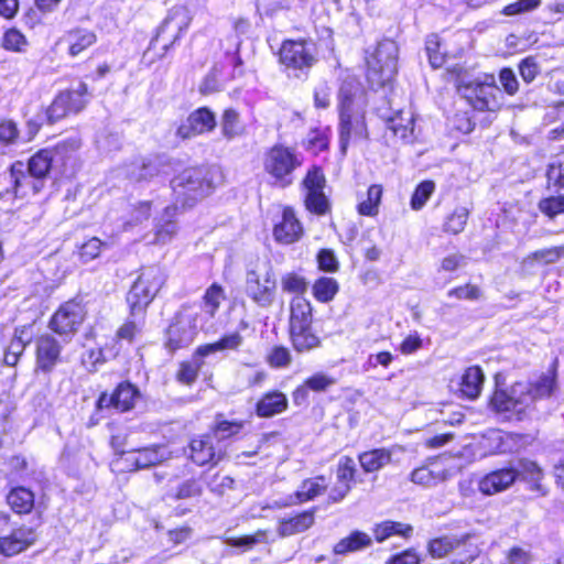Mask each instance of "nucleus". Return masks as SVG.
<instances>
[{
    "label": "nucleus",
    "instance_id": "f257e3e1",
    "mask_svg": "<svg viewBox=\"0 0 564 564\" xmlns=\"http://www.w3.org/2000/svg\"><path fill=\"white\" fill-rule=\"evenodd\" d=\"M339 143L340 152L346 153L351 141L367 138L365 112L366 93L359 80L352 76L344 79L339 93Z\"/></svg>",
    "mask_w": 564,
    "mask_h": 564
},
{
    "label": "nucleus",
    "instance_id": "f03ea898",
    "mask_svg": "<svg viewBox=\"0 0 564 564\" xmlns=\"http://www.w3.org/2000/svg\"><path fill=\"white\" fill-rule=\"evenodd\" d=\"M218 178L216 167L200 166L182 171L171 182L175 200L182 207L193 206L214 191Z\"/></svg>",
    "mask_w": 564,
    "mask_h": 564
},
{
    "label": "nucleus",
    "instance_id": "7ed1b4c3",
    "mask_svg": "<svg viewBox=\"0 0 564 564\" xmlns=\"http://www.w3.org/2000/svg\"><path fill=\"white\" fill-rule=\"evenodd\" d=\"M554 388L552 377L543 376L535 382H517L511 387L510 394L496 391L491 398V404L497 411H512L518 406H529L538 399L551 395Z\"/></svg>",
    "mask_w": 564,
    "mask_h": 564
},
{
    "label": "nucleus",
    "instance_id": "20e7f679",
    "mask_svg": "<svg viewBox=\"0 0 564 564\" xmlns=\"http://www.w3.org/2000/svg\"><path fill=\"white\" fill-rule=\"evenodd\" d=\"M456 88L458 94L478 111H495L500 107L498 100L499 88L496 86L494 75L485 74L481 77L469 78L462 76L457 78Z\"/></svg>",
    "mask_w": 564,
    "mask_h": 564
},
{
    "label": "nucleus",
    "instance_id": "39448f33",
    "mask_svg": "<svg viewBox=\"0 0 564 564\" xmlns=\"http://www.w3.org/2000/svg\"><path fill=\"white\" fill-rule=\"evenodd\" d=\"M245 293L261 308H268L274 303L276 276L270 262L258 264L247 271Z\"/></svg>",
    "mask_w": 564,
    "mask_h": 564
},
{
    "label": "nucleus",
    "instance_id": "423d86ee",
    "mask_svg": "<svg viewBox=\"0 0 564 564\" xmlns=\"http://www.w3.org/2000/svg\"><path fill=\"white\" fill-rule=\"evenodd\" d=\"M398 47L393 41L378 44L375 53L367 59V79L373 88L383 87L392 82L397 74Z\"/></svg>",
    "mask_w": 564,
    "mask_h": 564
},
{
    "label": "nucleus",
    "instance_id": "0eeeda50",
    "mask_svg": "<svg viewBox=\"0 0 564 564\" xmlns=\"http://www.w3.org/2000/svg\"><path fill=\"white\" fill-rule=\"evenodd\" d=\"M163 283L164 275L159 267H150L142 270L127 294L131 315H141Z\"/></svg>",
    "mask_w": 564,
    "mask_h": 564
},
{
    "label": "nucleus",
    "instance_id": "6e6552de",
    "mask_svg": "<svg viewBox=\"0 0 564 564\" xmlns=\"http://www.w3.org/2000/svg\"><path fill=\"white\" fill-rule=\"evenodd\" d=\"M301 165L295 151L291 148L276 144L263 155V170L273 180V184L286 187L292 184V173Z\"/></svg>",
    "mask_w": 564,
    "mask_h": 564
},
{
    "label": "nucleus",
    "instance_id": "1a4fd4ad",
    "mask_svg": "<svg viewBox=\"0 0 564 564\" xmlns=\"http://www.w3.org/2000/svg\"><path fill=\"white\" fill-rule=\"evenodd\" d=\"M56 164L54 153L44 149L35 153L29 161V175L23 173V164L18 162L11 167V178L14 183L15 193L25 185H32L34 192L40 191V181L44 178L50 169Z\"/></svg>",
    "mask_w": 564,
    "mask_h": 564
},
{
    "label": "nucleus",
    "instance_id": "9d476101",
    "mask_svg": "<svg viewBox=\"0 0 564 564\" xmlns=\"http://www.w3.org/2000/svg\"><path fill=\"white\" fill-rule=\"evenodd\" d=\"M279 57L288 69L306 72L316 63L315 46L305 40H288L282 43Z\"/></svg>",
    "mask_w": 564,
    "mask_h": 564
},
{
    "label": "nucleus",
    "instance_id": "9b49d317",
    "mask_svg": "<svg viewBox=\"0 0 564 564\" xmlns=\"http://www.w3.org/2000/svg\"><path fill=\"white\" fill-rule=\"evenodd\" d=\"M198 313L192 308H183L169 327L166 347L171 351L187 347L197 335Z\"/></svg>",
    "mask_w": 564,
    "mask_h": 564
},
{
    "label": "nucleus",
    "instance_id": "f8f14e48",
    "mask_svg": "<svg viewBox=\"0 0 564 564\" xmlns=\"http://www.w3.org/2000/svg\"><path fill=\"white\" fill-rule=\"evenodd\" d=\"M325 185L324 173L318 166H313L307 171L303 180L305 206L310 212L317 215H325L330 209L329 200L324 193Z\"/></svg>",
    "mask_w": 564,
    "mask_h": 564
},
{
    "label": "nucleus",
    "instance_id": "ddd939ff",
    "mask_svg": "<svg viewBox=\"0 0 564 564\" xmlns=\"http://www.w3.org/2000/svg\"><path fill=\"white\" fill-rule=\"evenodd\" d=\"M85 318L84 306L75 301L62 304L50 321V328L58 335H73Z\"/></svg>",
    "mask_w": 564,
    "mask_h": 564
},
{
    "label": "nucleus",
    "instance_id": "4468645a",
    "mask_svg": "<svg viewBox=\"0 0 564 564\" xmlns=\"http://www.w3.org/2000/svg\"><path fill=\"white\" fill-rule=\"evenodd\" d=\"M192 19L191 11L186 7H173L159 29L156 41L163 39L166 42L163 44V47L167 48L188 29Z\"/></svg>",
    "mask_w": 564,
    "mask_h": 564
},
{
    "label": "nucleus",
    "instance_id": "2eb2a0df",
    "mask_svg": "<svg viewBox=\"0 0 564 564\" xmlns=\"http://www.w3.org/2000/svg\"><path fill=\"white\" fill-rule=\"evenodd\" d=\"M191 459L199 465H216L225 456V448L221 444H217L212 435L206 434L198 438H194L189 444Z\"/></svg>",
    "mask_w": 564,
    "mask_h": 564
},
{
    "label": "nucleus",
    "instance_id": "dca6fc26",
    "mask_svg": "<svg viewBox=\"0 0 564 564\" xmlns=\"http://www.w3.org/2000/svg\"><path fill=\"white\" fill-rule=\"evenodd\" d=\"M62 346L58 340L50 335H41L36 339L35 364L36 370L42 372H51L58 364Z\"/></svg>",
    "mask_w": 564,
    "mask_h": 564
},
{
    "label": "nucleus",
    "instance_id": "f3484780",
    "mask_svg": "<svg viewBox=\"0 0 564 564\" xmlns=\"http://www.w3.org/2000/svg\"><path fill=\"white\" fill-rule=\"evenodd\" d=\"M518 478L514 467H505L485 475L478 482V490L485 496H492L509 489Z\"/></svg>",
    "mask_w": 564,
    "mask_h": 564
},
{
    "label": "nucleus",
    "instance_id": "a211bd4d",
    "mask_svg": "<svg viewBox=\"0 0 564 564\" xmlns=\"http://www.w3.org/2000/svg\"><path fill=\"white\" fill-rule=\"evenodd\" d=\"M215 126L216 120L214 113L207 108H199L193 111L186 122L178 127L177 135L182 139H189L212 131Z\"/></svg>",
    "mask_w": 564,
    "mask_h": 564
},
{
    "label": "nucleus",
    "instance_id": "6ab92c4d",
    "mask_svg": "<svg viewBox=\"0 0 564 564\" xmlns=\"http://www.w3.org/2000/svg\"><path fill=\"white\" fill-rule=\"evenodd\" d=\"M35 541L36 533L33 529L18 528L0 539V553L6 556L17 555L34 544Z\"/></svg>",
    "mask_w": 564,
    "mask_h": 564
},
{
    "label": "nucleus",
    "instance_id": "aec40b11",
    "mask_svg": "<svg viewBox=\"0 0 564 564\" xmlns=\"http://www.w3.org/2000/svg\"><path fill=\"white\" fill-rule=\"evenodd\" d=\"M449 476L451 473L441 466L437 459H430L427 464L415 468L411 473L410 480L422 487H434L448 479Z\"/></svg>",
    "mask_w": 564,
    "mask_h": 564
},
{
    "label": "nucleus",
    "instance_id": "412c9836",
    "mask_svg": "<svg viewBox=\"0 0 564 564\" xmlns=\"http://www.w3.org/2000/svg\"><path fill=\"white\" fill-rule=\"evenodd\" d=\"M303 234V227L295 217L291 207H285L282 213V220L275 225L273 235L276 241L290 245L297 241Z\"/></svg>",
    "mask_w": 564,
    "mask_h": 564
},
{
    "label": "nucleus",
    "instance_id": "4be33fe9",
    "mask_svg": "<svg viewBox=\"0 0 564 564\" xmlns=\"http://www.w3.org/2000/svg\"><path fill=\"white\" fill-rule=\"evenodd\" d=\"M97 41L95 32L76 28L67 31L59 40V43L67 45V53L72 57H76L93 46Z\"/></svg>",
    "mask_w": 564,
    "mask_h": 564
},
{
    "label": "nucleus",
    "instance_id": "5701e85b",
    "mask_svg": "<svg viewBox=\"0 0 564 564\" xmlns=\"http://www.w3.org/2000/svg\"><path fill=\"white\" fill-rule=\"evenodd\" d=\"M328 487L325 476H316L302 481L294 496L284 506L303 503L323 495Z\"/></svg>",
    "mask_w": 564,
    "mask_h": 564
},
{
    "label": "nucleus",
    "instance_id": "b1692460",
    "mask_svg": "<svg viewBox=\"0 0 564 564\" xmlns=\"http://www.w3.org/2000/svg\"><path fill=\"white\" fill-rule=\"evenodd\" d=\"M315 521V509L301 512L292 518H283L278 523V534L280 536H291L308 530Z\"/></svg>",
    "mask_w": 564,
    "mask_h": 564
},
{
    "label": "nucleus",
    "instance_id": "393cba45",
    "mask_svg": "<svg viewBox=\"0 0 564 564\" xmlns=\"http://www.w3.org/2000/svg\"><path fill=\"white\" fill-rule=\"evenodd\" d=\"M358 460L365 473H376L392 462V449L381 447L366 451L359 454Z\"/></svg>",
    "mask_w": 564,
    "mask_h": 564
},
{
    "label": "nucleus",
    "instance_id": "a878e982",
    "mask_svg": "<svg viewBox=\"0 0 564 564\" xmlns=\"http://www.w3.org/2000/svg\"><path fill=\"white\" fill-rule=\"evenodd\" d=\"M312 305L303 296H295L290 303L289 329L312 326Z\"/></svg>",
    "mask_w": 564,
    "mask_h": 564
},
{
    "label": "nucleus",
    "instance_id": "bb28decb",
    "mask_svg": "<svg viewBox=\"0 0 564 564\" xmlns=\"http://www.w3.org/2000/svg\"><path fill=\"white\" fill-rule=\"evenodd\" d=\"M288 408V399L284 393L273 391L264 394L257 403V414L261 417H271L280 414Z\"/></svg>",
    "mask_w": 564,
    "mask_h": 564
},
{
    "label": "nucleus",
    "instance_id": "cd10ccee",
    "mask_svg": "<svg viewBox=\"0 0 564 564\" xmlns=\"http://www.w3.org/2000/svg\"><path fill=\"white\" fill-rule=\"evenodd\" d=\"M133 453L137 468H148L170 458L167 448L160 445L135 449Z\"/></svg>",
    "mask_w": 564,
    "mask_h": 564
},
{
    "label": "nucleus",
    "instance_id": "c85d7f7f",
    "mask_svg": "<svg viewBox=\"0 0 564 564\" xmlns=\"http://www.w3.org/2000/svg\"><path fill=\"white\" fill-rule=\"evenodd\" d=\"M242 343V336L239 334V332H235L223 336L215 343L199 346L196 349V356L206 357L218 351L238 350Z\"/></svg>",
    "mask_w": 564,
    "mask_h": 564
},
{
    "label": "nucleus",
    "instance_id": "c756f323",
    "mask_svg": "<svg viewBox=\"0 0 564 564\" xmlns=\"http://www.w3.org/2000/svg\"><path fill=\"white\" fill-rule=\"evenodd\" d=\"M371 536L361 531H352L348 536L337 542L333 552L337 555H344L350 552H357L371 545Z\"/></svg>",
    "mask_w": 564,
    "mask_h": 564
},
{
    "label": "nucleus",
    "instance_id": "7c9ffc66",
    "mask_svg": "<svg viewBox=\"0 0 564 564\" xmlns=\"http://www.w3.org/2000/svg\"><path fill=\"white\" fill-rule=\"evenodd\" d=\"M8 505L18 514H28L34 507V494L25 487H15L7 496Z\"/></svg>",
    "mask_w": 564,
    "mask_h": 564
},
{
    "label": "nucleus",
    "instance_id": "2f4dec72",
    "mask_svg": "<svg viewBox=\"0 0 564 564\" xmlns=\"http://www.w3.org/2000/svg\"><path fill=\"white\" fill-rule=\"evenodd\" d=\"M485 376L479 367L475 366L467 368L462 377V393L470 400L478 398L482 388Z\"/></svg>",
    "mask_w": 564,
    "mask_h": 564
},
{
    "label": "nucleus",
    "instance_id": "473e14b6",
    "mask_svg": "<svg viewBox=\"0 0 564 564\" xmlns=\"http://www.w3.org/2000/svg\"><path fill=\"white\" fill-rule=\"evenodd\" d=\"M289 332L292 345L299 352H307L321 345V340L313 333L312 326L291 328Z\"/></svg>",
    "mask_w": 564,
    "mask_h": 564
},
{
    "label": "nucleus",
    "instance_id": "72a5a7b5",
    "mask_svg": "<svg viewBox=\"0 0 564 564\" xmlns=\"http://www.w3.org/2000/svg\"><path fill=\"white\" fill-rule=\"evenodd\" d=\"M388 129L394 137L406 140L413 134L414 118L410 111H399L395 116L387 120Z\"/></svg>",
    "mask_w": 564,
    "mask_h": 564
},
{
    "label": "nucleus",
    "instance_id": "f704fd0d",
    "mask_svg": "<svg viewBox=\"0 0 564 564\" xmlns=\"http://www.w3.org/2000/svg\"><path fill=\"white\" fill-rule=\"evenodd\" d=\"M126 174L134 182H147L159 174V167L150 160L138 159L126 167Z\"/></svg>",
    "mask_w": 564,
    "mask_h": 564
},
{
    "label": "nucleus",
    "instance_id": "c9c22d12",
    "mask_svg": "<svg viewBox=\"0 0 564 564\" xmlns=\"http://www.w3.org/2000/svg\"><path fill=\"white\" fill-rule=\"evenodd\" d=\"M177 206H167L164 209L163 223L156 226L155 230V243L165 245L169 243L177 232V226L172 218L176 215Z\"/></svg>",
    "mask_w": 564,
    "mask_h": 564
},
{
    "label": "nucleus",
    "instance_id": "e433bc0d",
    "mask_svg": "<svg viewBox=\"0 0 564 564\" xmlns=\"http://www.w3.org/2000/svg\"><path fill=\"white\" fill-rule=\"evenodd\" d=\"M20 132L12 120L0 121V154H9L19 144Z\"/></svg>",
    "mask_w": 564,
    "mask_h": 564
},
{
    "label": "nucleus",
    "instance_id": "4c0bfd02",
    "mask_svg": "<svg viewBox=\"0 0 564 564\" xmlns=\"http://www.w3.org/2000/svg\"><path fill=\"white\" fill-rule=\"evenodd\" d=\"M514 468L518 471V478L522 477V479L532 484V489L541 491L542 495L546 494L540 484L543 478V470L536 463L528 459H520L518 462V466Z\"/></svg>",
    "mask_w": 564,
    "mask_h": 564
},
{
    "label": "nucleus",
    "instance_id": "58836bf2",
    "mask_svg": "<svg viewBox=\"0 0 564 564\" xmlns=\"http://www.w3.org/2000/svg\"><path fill=\"white\" fill-rule=\"evenodd\" d=\"M139 390L129 382L120 383L113 392L115 409L126 412L133 408Z\"/></svg>",
    "mask_w": 564,
    "mask_h": 564
},
{
    "label": "nucleus",
    "instance_id": "ea45409f",
    "mask_svg": "<svg viewBox=\"0 0 564 564\" xmlns=\"http://www.w3.org/2000/svg\"><path fill=\"white\" fill-rule=\"evenodd\" d=\"M221 133L227 140H232L245 133V126L241 123L239 113L234 109H226L221 117Z\"/></svg>",
    "mask_w": 564,
    "mask_h": 564
},
{
    "label": "nucleus",
    "instance_id": "a19ab883",
    "mask_svg": "<svg viewBox=\"0 0 564 564\" xmlns=\"http://www.w3.org/2000/svg\"><path fill=\"white\" fill-rule=\"evenodd\" d=\"M338 282L334 278L328 276L317 279L312 286L314 297L322 303L330 302L338 293Z\"/></svg>",
    "mask_w": 564,
    "mask_h": 564
},
{
    "label": "nucleus",
    "instance_id": "79ce46f5",
    "mask_svg": "<svg viewBox=\"0 0 564 564\" xmlns=\"http://www.w3.org/2000/svg\"><path fill=\"white\" fill-rule=\"evenodd\" d=\"M411 532V525L393 521H384L382 523L377 524L373 529V535L378 542H383L384 540L394 534L408 536Z\"/></svg>",
    "mask_w": 564,
    "mask_h": 564
},
{
    "label": "nucleus",
    "instance_id": "37998d69",
    "mask_svg": "<svg viewBox=\"0 0 564 564\" xmlns=\"http://www.w3.org/2000/svg\"><path fill=\"white\" fill-rule=\"evenodd\" d=\"M382 197V187L373 184L367 191V199L357 206L358 213L362 216L375 217L379 213V205Z\"/></svg>",
    "mask_w": 564,
    "mask_h": 564
},
{
    "label": "nucleus",
    "instance_id": "c03bdc74",
    "mask_svg": "<svg viewBox=\"0 0 564 564\" xmlns=\"http://www.w3.org/2000/svg\"><path fill=\"white\" fill-rule=\"evenodd\" d=\"M225 299L224 289L214 283L205 292L203 296L202 310L208 317H214L221 302Z\"/></svg>",
    "mask_w": 564,
    "mask_h": 564
},
{
    "label": "nucleus",
    "instance_id": "a18cd8bd",
    "mask_svg": "<svg viewBox=\"0 0 564 564\" xmlns=\"http://www.w3.org/2000/svg\"><path fill=\"white\" fill-rule=\"evenodd\" d=\"M80 148V142L77 139H67L57 143L53 149H50L55 156V163L66 165L69 161L75 159V154Z\"/></svg>",
    "mask_w": 564,
    "mask_h": 564
},
{
    "label": "nucleus",
    "instance_id": "49530a36",
    "mask_svg": "<svg viewBox=\"0 0 564 564\" xmlns=\"http://www.w3.org/2000/svg\"><path fill=\"white\" fill-rule=\"evenodd\" d=\"M61 94L68 96L67 104L72 113L82 111L87 105L88 87L85 83H79L76 88L62 91Z\"/></svg>",
    "mask_w": 564,
    "mask_h": 564
},
{
    "label": "nucleus",
    "instance_id": "de8ad7c7",
    "mask_svg": "<svg viewBox=\"0 0 564 564\" xmlns=\"http://www.w3.org/2000/svg\"><path fill=\"white\" fill-rule=\"evenodd\" d=\"M281 286L284 292L302 296L307 291L308 282L299 273L288 272L281 278Z\"/></svg>",
    "mask_w": 564,
    "mask_h": 564
},
{
    "label": "nucleus",
    "instance_id": "09e8293b",
    "mask_svg": "<svg viewBox=\"0 0 564 564\" xmlns=\"http://www.w3.org/2000/svg\"><path fill=\"white\" fill-rule=\"evenodd\" d=\"M203 492L202 485L196 479L185 480L178 486L176 491L166 495L169 500H181L199 497Z\"/></svg>",
    "mask_w": 564,
    "mask_h": 564
},
{
    "label": "nucleus",
    "instance_id": "8fccbe9b",
    "mask_svg": "<svg viewBox=\"0 0 564 564\" xmlns=\"http://www.w3.org/2000/svg\"><path fill=\"white\" fill-rule=\"evenodd\" d=\"M459 539L444 536L430 542L429 551L433 557H444L460 545Z\"/></svg>",
    "mask_w": 564,
    "mask_h": 564
},
{
    "label": "nucleus",
    "instance_id": "3c124183",
    "mask_svg": "<svg viewBox=\"0 0 564 564\" xmlns=\"http://www.w3.org/2000/svg\"><path fill=\"white\" fill-rule=\"evenodd\" d=\"M469 212L466 207L456 208L445 220L444 230L446 232L457 235L462 232L466 226Z\"/></svg>",
    "mask_w": 564,
    "mask_h": 564
},
{
    "label": "nucleus",
    "instance_id": "603ef678",
    "mask_svg": "<svg viewBox=\"0 0 564 564\" xmlns=\"http://www.w3.org/2000/svg\"><path fill=\"white\" fill-rule=\"evenodd\" d=\"M198 358L199 357L195 355L192 361H183L180 365V369L176 373V378L180 382L184 384H192L195 382L198 371L203 366V362Z\"/></svg>",
    "mask_w": 564,
    "mask_h": 564
},
{
    "label": "nucleus",
    "instance_id": "864d4df0",
    "mask_svg": "<svg viewBox=\"0 0 564 564\" xmlns=\"http://www.w3.org/2000/svg\"><path fill=\"white\" fill-rule=\"evenodd\" d=\"M542 0H517L502 8L500 13L506 17H516L536 10Z\"/></svg>",
    "mask_w": 564,
    "mask_h": 564
},
{
    "label": "nucleus",
    "instance_id": "5fc2aeb1",
    "mask_svg": "<svg viewBox=\"0 0 564 564\" xmlns=\"http://www.w3.org/2000/svg\"><path fill=\"white\" fill-rule=\"evenodd\" d=\"M67 99L68 96L62 94L55 97L46 110L47 120L50 123H54L72 113V111L68 109Z\"/></svg>",
    "mask_w": 564,
    "mask_h": 564
},
{
    "label": "nucleus",
    "instance_id": "6e6d98bb",
    "mask_svg": "<svg viewBox=\"0 0 564 564\" xmlns=\"http://www.w3.org/2000/svg\"><path fill=\"white\" fill-rule=\"evenodd\" d=\"M434 189L435 184L432 181H424L420 183L411 197V208L413 210H420L429 200Z\"/></svg>",
    "mask_w": 564,
    "mask_h": 564
},
{
    "label": "nucleus",
    "instance_id": "4d7b16f0",
    "mask_svg": "<svg viewBox=\"0 0 564 564\" xmlns=\"http://www.w3.org/2000/svg\"><path fill=\"white\" fill-rule=\"evenodd\" d=\"M28 45L26 37L17 29L8 30L2 37V47L7 51L23 52Z\"/></svg>",
    "mask_w": 564,
    "mask_h": 564
},
{
    "label": "nucleus",
    "instance_id": "13d9d810",
    "mask_svg": "<svg viewBox=\"0 0 564 564\" xmlns=\"http://www.w3.org/2000/svg\"><path fill=\"white\" fill-rule=\"evenodd\" d=\"M241 429L242 423L240 422L219 421L209 435L213 436L217 444H220L221 441L238 434Z\"/></svg>",
    "mask_w": 564,
    "mask_h": 564
},
{
    "label": "nucleus",
    "instance_id": "bf43d9fd",
    "mask_svg": "<svg viewBox=\"0 0 564 564\" xmlns=\"http://www.w3.org/2000/svg\"><path fill=\"white\" fill-rule=\"evenodd\" d=\"M564 254V246L541 249L528 256L527 261L543 262L545 264L555 263Z\"/></svg>",
    "mask_w": 564,
    "mask_h": 564
},
{
    "label": "nucleus",
    "instance_id": "052dcab7",
    "mask_svg": "<svg viewBox=\"0 0 564 564\" xmlns=\"http://www.w3.org/2000/svg\"><path fill=\"white\" fill-rule=\"evenodd\" d=\"M539 208L550 218H554L560 214H564V196L558 195L544 198L540 200Z\"/></svg>",
    "mask_w": 564,
    "mask_h": 564
},
{
    "label": "nucleus",
    "instance_id": "680f3d73",
    "mask_svg": "<svg viewBox=\"0 0 564 564\" xmlns=\"http://www.w3.org/2000/svg\"><path fill=\"white\" fill-rule=\"evenodd\" d=\"M356 474V465L351 457L343 456L337 465L336 477L338 482L350 484Z\"/></svg>",
    "mask_w": 564,
    "mask_h": 564
},
{
    "label": "nucleus",
    "instance_id": "e2e57ef3",
    "mask_svg": "<svg viewBox=\"0 0 564 564\" xmlns=\"http://www.w3.org/2000/svg\"><path fill=\"white\" fill-rule=\"evenodd\" d=\"M304 382L305 388H308V390L322 392L327 390L329 387L334 386L336 383V380L335 378L326 373L317 372L312 377L307 378Z\"/></svg>",
    "mask_w": 564,
    "mask_h": 564
},
{
    "label": "nucleus",
    "instance_id": "0e129e2a",
    "mask_svg": "<svg viewBox=\"0 0 564 564\" xmlns=\"http://www.w3.org/2000/svg\"><path fill=\"white\" fill-rule=\"evenodd\" d=\"M102 246V241L96 237L88 239L79 249L80 260L83 262H89L96 259L100 254Z\"/></svg>",
    "mask_w": 564,
    "mask_h": 564
},
{
    "label": "nucleus",
    "instance_id": "69168bd1",
    "mask_svg": "<svg viewBox=\"0 0 564 564\" xmlns=\"http://www.w3.org/2000/svg\"><path fill=\"white\" fill-rule=\"evenodd\" d=\"M268 364L273 368L288 367L291 364L290 350L283 346H275L268 355Z\"/></svg>",
    "mask_w": 564,
    "mask_h": 564
},
{
    "label": "nucleus",
    "instance_id": "338daca9",
    "mask_svg": "<svg viewBox=\"0 0 564 564\" xmlns=\"http://www.w3.org/2000/svg\"><path fill=\"white\" fill-rule=\"evenodd\" d=\"M532 562L531 553L520 546H513L507 551L502 564H530Z\"/></svg>",
    "mask_w": 564,
    "mask_h": 564
},
{
    "label": "nucleus",
    "instance_id": "774afa93",
    "mask_svg": "<svg viewBox=\"0 0 564 564\" xmlns=\"http://www.w3.org/2000/svg\"><path fill=\"white\" fill-rule=\"evenodd\" d=\"M547 187L555 192L564 191V169L562 165L552 164L546 173Z\"/></svg>",
    "mask_w": 564,
    "mask_h": 564
}]
</instances>
